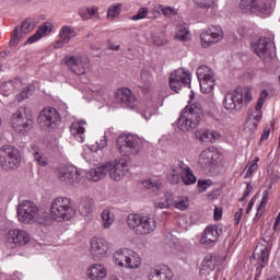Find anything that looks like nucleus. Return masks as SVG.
<instances>
[{"instance_id":"f257e3e1","label":"nucleus","mask_w":280,"mask_h":280,"mask_svg":"<svg viewBox=\"0 0 280 280\" xmlns=\"http://www.w3.org/2000/svg\"><path fill=\"white\" fill-rule=\"evenodd\" d=\"M200 119H202V105L200 103L187 105L177 119L178 129L182 132H189L198 128Z\"/></svg>"},{"instance_id":"f03ea898","label":"nucleus","mask_w":280,"mask_h":280,"mask_svg":"<svg viewBox=\"0 0 280 280\" xmlns=\"http://www.w3.org/2000/svg\"><path fill=\"white\" fill-rule=\"evenodd\" d=\"M75 215V207L69 197H57L50 202V218L56 222H67Z\"/></svg>"},{"instance_id":"7ed1b4c3","label":"nucleus","mask_w":280,"mask_h":280,"mask_svg":"<svg viewBox=\"0 0 280 280\" xmlns=\"http://www.w3.org/2000/svg\"><path fill=\"white\" fill-rule=\"evenodd\" d=\"M127 224L137 235H150L156 231V219L143 214H129Z\"/></svg>"},{"instance_id":"20e7f679","label":"nucleus","mask_w":280,"mask_h":280,"mask_svg":"<svg viewBox=\"0 0 280 280\" xmlns=\"http://www.w3.org/2000/svg\"><path fill=\"white\" fill-rule=\"evenodd\" d=\"M275 0H241L240 10L243 14H262L270 16L275 10Z\"/></svg>"},{"instance_id":"39448f33","label":"nucleus","mask_w":280,"mask_h":280,"mask_svg":"<svg viewBox=\"0 0 280 280\" xmlns=\"http://www.w3.org/2000/svg\"><path fill=\"white\" fill-rule=\"evenodd\" d=\"M117 147L122 156H137L143 150V140L135 135H120Z\"/></svg>"},{"instance_id":"423d86ee","label":"nucleus","mask_w":280,"mask_h":280,"mask_svg":"<svg viewBox=\"0 0 280 280\" xmlns=\"http://www.w3.org/2000/svg\"><path fill=\"white\" fill-rule=\"evenodd\" d=\"M18 220L23 224H36L40 218L38 206L31 200H23L16 208Z\"/></svg>"},{"instance_id":"0eeeda50","label":"nucleus","mask_w":280,"mask_h":280,"mask_svg":"<svg viewBox=\"0 0 280 280\" xmlns=\"http://www.w3.org/2000/svg\"><path fill=\"white\" fill-rule=\"evenodd\" d=\"M28 110L25 107H20L11 116V126L15 132L27 135L34 126V121L30 118Z\"/></svg>"},{"instance_id":"6e6552de","label":"nucleus","mask_w":280,"mask_h":280,"mask_svg":"<svg viewBox=\"0 0 280 280\" xmlns=\"http://www.w3.org/2000/svg\"><path fill=\"white\" fill-rule=\"evenodd\" d=\"M57 178L62 185H82L84 176L75 166L61 165L57 167Z\"/></svg>"},{"instance_id":"1a4fd4ad","label":"nucleus","mask_w":280,"mask_h":280,"mask_svg":"<svg viewBox=\"0 0 280 280\" xmlns=\"http://www.w3.org/2000/svg\"><path fill=\"white\" fill-rule=\"evenodd\" d=\"M21 165V153L14 147H2L0 149V166L7 172L16 170Z\"/></svg>"},{"instance_id":"9d476101","label":"nucleus","mask_w":280,"mask_h":280,"mask_svg":"<svg viewBox=\"0 0 280 280\" xmlns=\"http://www.w3.org/2000/svg\"><path fill=\"white\" fill-rule=\"evenodd\" d=\"M170 86L171 91H174L175 93H180L183 86L191 89V72L185 70V68L175 70L170 75Z\"/></svg>"},{"instance_id":"9b49d317","label":"nucleus","mask_w":280,"mask_h":280,"mask_svg":"<svg viewBox=\"0 0 280 280\" xmlns=\"http://www.w3.org/2000/svg\"><path fill=\"white\" fill-rule=\"evenodd\" d=\"M65 63L77 75H84L89 71V57L84 55L66 56Z\"/></svg>"},{"instance_id":"f8f14e48","label":"nucleus","mask_w":280,"mask_h":280,"mask_svg":"<svg viewBox=\"0 0 280 280\" xmlns=\"http://www.w3.org/2000/svg\"><path fill=\"white\" fill-rule=\"evenodd\" d=\"M272 47H275V44L268 37H261L252 42V49L260 60L268 61L272 58Z\"/></svg>"},{"instance_id":"ddd939ff","label":"nucleus","mask_w":280,"mask_h":280,"mask_svg":"<svg viewBox=\"0 0 280 280\" xmlns=\"http://www.w3.org/2000/svg\"><path fill=\"white\" fill-rule=\"evenodd\" d=\"M242 104H244V90L242 88H237L233 92L225 94L223 102L225 110L237 113L242 108Z\"/></svg>"},{"instance_id":"4468645a","label":"nucleus","mask_w":280,"mask_h":280,"mask_svg":"<svg viewBox=\"0 0 280 280\" xmlns=\"http://www.w3.org/2000/svg\"><path fill=\"white\" fill-rule=\"evenodd\" d=\"M106 166L109 178H112V180L119 182L128 172V160L125 158L116 159L114 161L106 162Z\"/></svg>"},{"instance_id":"2eb2a0df","label":"nucleus","mask_w":280,"mask_h":280,"mask_svg":"<svg viewBox=\"0 0 280 280\" xmlns=\"http://www.w3.org/2000/svg\"><path fill=\"white\" fill-rule=\"evenodd\" d=\"M202 47H211L224 38V31L220 25H211L200 34Z\"/></svg>"},{"instance_id":"dca6fc26","label":"nucleus","mask_w":280,"mask_h":280,"mask_svg":"<svg viewBox=\"0 0 280 280\" xmlns=\"http://www.w3.org/2000/svg\"><path fill=\"white\" fill-rule=\"evenodd\" d=\"M30 234L25 230H10L7 234V246L9 248H16V246H25L30 244Z\"/></svg>"},{"instance_id":"f3484780","label":"nucleus","mask_w":280,"mask_h":280,"mask_svg":"<svg viewBox=\"0 0 280 280\" xmlns=\"http://www.w3.org/2000/svg\"><path fill=\"white\" fill-rule=\"evenodd\" d=\"M115 100L124 108H130L132 110L137 106V97H135V94L128 88L118 89L115 93Z\"/></svg>"},{"instance_id":"a211bd4d","label":"nucleus","mask_w":280,"mask_h":280,"mask_svg":"<svg viewBox=\"0 0 280 280\" xmlns=\"http://www.w3.org/2000/svg\"><path fill=\"white\" fill-rule=\"evenodd\" d=\"M40 124L46 126V128H56L60 121V114L54 107L45 108L38 117Z\"/></svg>"},{"instance_id":"6ab92c4d","label":"nucleus","mask_w":280,"mask_h":280,"mask_svg":"<svg viewBox=\"0 0 280 280\" xmlns=\"http://www.w3.org/2000/svg\"><path fill=\"white\" fill-rule=\"evenodd\" d=\"M36 25L31 20H25L22 25L21 30L15 27L10 39V46L16 47L19 43H21V38H23V34H30Z\"/></svg>"},{"instance_id":"aec40b11","label":"nucleus","mask_w":280,"mask_h":280,"mask_svg":"<svg viewBox=\"0 0 280 280\" xmlns=\"http://www.w3.org/2000/svg\"><path fill=\"white\" fill-rule=\"evenodd\" d=\"M220 235H222V228L220 225H208L200 238V244L206 246L215 244L220 240Z\"/></svg>"},{"instance_id":"412c9836","label":"nucleus","mask_w":280,"mask_h":280,"mask_svg":"<svg viewBox=\"0 0 280 280\" xmlns=\"http://www.w3.org/2000/svg\"><path fill=\"white\" fill-rule=\"evenodd\" d=\"M90 253L95 259L104 258L106 253H108V242L104 238H92Z\"/></svg>"},{"instance_id":"4be33fe9","label":"nucleus","mask_w":280,"mask_h":280,"mask_svg":"<svg viewBox=\"0 0 280 280\" xmlns=\"http://www.w3.org/2000/svg\"><path fill=\"white\" fill-rule=\"evenodd\" d=\"M270 257V247L268 245L258 244L253 253V259L257 261L260 268L268 266V259Z\"/></svg>"},{"instance_id":"5701e85b","label":"nucleus","mask_w":280,"mask_h":280,"mask_svg":"<svg viewBox=\"0 0 280 280\" xmlns=\"http://www.w3.org/2000/svg\"><path fill=\"white\" fill-rule=\"evenodd\" d=\"M78 36V32L73 26L63 25L59 31L60 40L56 43V47H65V45H69L71 38H75Z\"/></svg>"},{"instance_id":"b1692460","label":"nucleus","mask_w":280,"mask_h":280,"mask_svg":"<svg viewBox=\"0 0 280 280\" xmlns=\"http://www.w3.org/2000/svg\"><path fill=\"white\" fill-rule=\"evenodd\" d=\"M261 117H264V112L252 113L245 120L244 132H246V135H253L254 132H257V126H259Z\"/></svg>"},{"instance_id":"393cba45","label":"nucleus","mask_w":280,"mask_h":280,"mask_svg":"<svg viewBox=\"0 0 280 280\" xmlns=\"http://www.w3.org/2000/svg\"><path fill=\"white\" fill-rule=\"evenodd\" d=\"M149 280H172V269L167 266L150 269L148 273Z\"/></svg>"},{"instance_id":"a878e982","label":"nucleus","mask_w":280,"mask_h":280,"mask_svg":"<svg viewBox=\"0 0 280 280\" xmlns=\"http://www.w3.org/2000/svg\"><path fill=\"white\" fill-rule=\"evenodd\" d=\"M84 126H86V121L84 120L74 121L70 126V132L79 143H84V132H86V128Z\"/></svg>"},{"instance_id":"bb28decb","label":"nucleus","mask_w":280,"mask_h":280,"mask_svg":"<svg viewBox=\"0 0 280 280\" xmlns=\"http://www.w3.org/2000/svg\"><path fill=\"white\" fill-rule=\"evenodd\" d=\"M106 275H107L106 267L100 264L92 265L86 270L88 280L105 279Z\"/></svg>"},{"instance_id":"cd10ccee","label":"nucleus","mask_w":280,"mask_h":280,"mask_svg":"<svg viewBox=\"0 0 280 280\" xmlns=\"http://www.w3.org/2000/svg\"><path fill=\"white\" fill-rule=\"evenodd\" d=\"M213 156H215V149L208 148L203 150L198 159V163L202 170H207V167H211L213 165Z\"/></svg>"},{"instance_id":"c85d7f7f","label":"nucleus","mask_w":280,"mask_h":280,"mask_svg":"<svg viewBox=\"0 0 280 280\" xmlns=\"http://www.w3.org/2000/svg\"><path fill=\"white\" fill-rule=\"evenodd\" d=\"M183 172H185V163L176 161L168 177V180L172 183V185H178L180 183V178H183Z\"/></svg>"},{"instance_id":"c756f323","label":"nucleus","mask_w":280,"mask_h":280,"mask_svg":"<svg viewBox=\"0 0 280 280\" xmlns=\"http://www.w3.org/2000/svg\"><path fill=\"white\" fill-rule=\"evenodd\" d=\"M107 174H108V167L106 166V162H105L101 166L92 168L88 174V178H90V180H94V183H97V180H102V178H106Z\"/></svg>"},{"instance_id":"7c9ffc66","label":"nucleus","mask_w":280,"mask_h":280,"mask_svg":"<svg viewBox=\"0 0 280 280\" xmlns=\"http://www.w3.org/2000/svg\"><path fill=\"white\" fill-rule=\"evenodd\" d=\"M88 95H84L85 100H89V102H91V100H96V102H101V103H105L106 100H108V91H106V89L101 88L98 90H88Z\"/></svg>"},{"instance_id":"2f4dec72","label":"nucleus","mask_w":280,"mask_h":280,"mask_svg":"<svg viewBox=\"0 0 280 280\" xmlns=\"http://www.w3.org/2000/svg\"><path fill=\"white\" fill-rule=\"evenodd\" d=\"M139 266H141V257H139V254H137L132 249L127 248L125 268H130L131 270H135V268H139Z\"/></svg>"},{"instance_id":"473e14b6","label":"nucleus","mask_w":280,"mask_h":280,"mask_svg":"<svg viewBox=\"0 0 280 280\" xmlns=\"http://www.w3.org/2000/svg\"><path fill=\"white\" fill-rule=\"evenodd\" d=\"M115 224V214L110 209H104L101 212V225L102 229L108 231Z\"/></svg>"},{"instance_id":"72a5a7b5","label":"nucleus","mask_w":280,"mask_h":280,"mask_svg":"<svg viewBox=\"0 0 280 280\" xmlns=\"http://www.w3.org/2000/svg\"><path fill=\"white\" fill-rule=\"evenodd\" d=\"M50 33H51V27H49V25H47V24H43V25L38 26V30L34 35L28 37L26 43H27V45H34V43H37V40H40V38H43V36H47V34H50Z\"/></svg>"},{"instance_id":"f704fd0d","label":"nucleus","mask_w":280,"mask_h":280,"mask_svg":"<svg viewBox=\"0 0 280 280\" xmlns=\"http://www.w3.org/2000/svg\"><path fill=\"white\" fill-rule=\"evenodd\" d=\"M31 153L33 154V159L37 165H40V167H47L49 165V162L47 160V156L40 151L38 147H33L31 150Z\"/></svg>"},{"instance_id":"c9c22d12","label":"nucleus","mask_w":280,"mask_h":280,"mask_svg":"<svg viewBox=\"0 0 280 280\" xmlns=\"http://www.w3.org/2000/svg\"><path fill=\"white\" fill-rule=\"evenodd\" d=\"M94 205H95V201H93V199H83L79 205V211L81 215L86 218L90 214H92Z\"/></svg>"},{"instance_id":"e433bc0d","label":"nucleus","mask_w":280,"mask_h":280,"mask_svg":"<svg viewBox=\"0 0 280 280\" xmlns=\"http://www.w3.org/2000/svg\"><path fill=\"white\" fill-rule=\"evenodd\" d=\"M98 11H100V8L93 5L90 8L80 9L79 15L81 16V19L83 21H89V20L93 19L94 16L100 18V14L97 13Z\"/></svg>"},{"instance_id":"4c0bfd02","label":"nucleus","mask_w":280,"mask_h":280,"mask_svg":"<svg viewBox=\"0 0 280 280\" xmlns=\"http://www.w3.org/2000/svg\"><path fill=\"white\" fill-rule=\"evenodd\" d=\"M218 264V257L214 255H207L202 261V269L200 270V275L205 272V270L213 271L215 270V265Z\"/></svg>"},{"instance_id":"58836bf2","label":"nucleus","mask_w":280,"mask_h":280,"mask_svg":"<svg viewBox=\"0 0 280 280\" xmlns=\"http://www.w3.org/2000/svg\"><path fill=\"white\" fill-rule=\"evenodd\" d=\"M184 167L185 168L182 173V180L184 185H195L197 180L196 175H194V172L191 168H189V166H187V164H184Z\"/></svg>"},{"instance_id":"ea45409f","label":"nucleus","mask_w":280,"mask_h":280,"mask_svg":"<svg viewBox=\"0 0 280 280\" xmlns=\"http://www.w3.org/2000/svg\"><path fill=\"white\" fill-rule=\"evenodd\" d=\"M121 8L124 4L121 3H113L107 8V19L109 21H115V19H119V14H121Z\"/></svg>"},{"instance_id":"a19ab883","label":"nucleus","mask_w":280,"mask_h":280,"mask_svg":"<svg viewBox=\"0 0 280 280\" xmlns=\"http://www.w3.org/2000/svg\"><path fill=\"white\" fill-rule=\"evenodd\" d=\"M142 185L144 189H148L150 194H159V190L163 187V184L160 180H152V179H147L142 182Z\"/></svg>"},{"instance_id":"79ce46f5","label":"nucleus","mask_w":280,"mask_h":280,"mask_svg":"<svg viewBox=\"0 0 280 280\" xmlns=\"http://www.w3.org/2000/svg\"><path fill=\"white\" fill-rule=\"evenodd\" d=\"M127 255H128V248L117 250L114 254V261L116 266H120V268H126Z\"/></svg>"},{"instance_id":"37998d69","label":"nucleus","mask_w":280,"mask_h":280,"mask_svg":"<svg viewBox=\"0 0 280 280\" xmlns=\"http://www.w3.org/2000/svg\"><path fill=\"white\" fill-rule=\"evenodd\" d=\"M201 93H211L215 86V80L212 79H198Z\"/></svg>"},{"instance_id":"c03bdc74","label":"nucleus","mask_w":280,"mask_h":280,"mask_svg":"<svg viewBox=\"0 0 280 280\" xmlns=\"http://www.w3.org/2000/svg\"><path fill=\"white\" fill-rule=\"evenodd\" d=\"M173 207L178 211H187L189 209V198L186 196L176 197Z\"/></svg>"},{"instance_id":"a18cd8bd","label":"nucleus","mask_w":280,"mask_h":280,"mask_svg":"<svg viewBox=\"0 0 280 280\" xmlns=\"http://www.w3.org/2000/svg\"><path fill=\"white\" fill-rule=\"evenodd\" d=\"M197 78L198 80H209L213 79V70L207 66H200L197 69Z\"/></svg>"},{"instance_id":"49530a36","label":"nucleus","mask_w":280,"mask_h":280,"mask_svg":"<svg viewBox=\"0 0 280 280\" xmlns=\"http://www.w3.org/2000/svg\"><path fill=\"white\" fill-rule=\"evenodd\" d=\"M175 38L177 40H189V30L185 25H178L175 31Z\"/></svg>"},{"instance_id":"de8ad7c7","label":"nucleus","mask_w":280,"mask_h":280,"mask_svg":"<svg viewBox=\"0 0 280 280\" xmlns=\"http://www.w3.org/2000/svg\"><path fill=\"white\" fill-rule=\"evenodd\" d=\"M159 10H161L163 16H166V19H172V16H176V14H178V10L174 7L159 4Z\"/></svg>"},{"instance_id":"09e8293b","label":"nucleus","mask_w":280,"mask_h":280,"mask_svg":"<svg viewBox=\"0 0 280 280\" xmlns=\"http://www.w3.org/2000/svg\"><path fill=\"white\" fill-rule=\"evenodd\" d=\"M12 91H14V83L12 81L3 82L0 84V94L4 95V97L10 96Z\"/></svg>"},{"instance_id":"8fccbe9b","label":"nucleus","mask_w":280,"mask_h":280,"mask_svg":"<svg viewBox=\"0 0 280 280\" xmlns=\"http://www.w3.org/2000/svg\"><path fill=\"white\" fill-rule=\"evenodd\" d=\"M269 93L266 90H262L259 93V97L258 101L256 103V108L255 112L256 113H261V109L264 108V104H266V100L268 98Z\"/></svg>"},{"instance_id":"3c124183","label":"nucleus","mask_w":280,"mask_h":280,"mask_svg":"<svg viewBox=\"0 0 280 280\" xmlns=\"http://www.w3.org/2000/svg\"><path fill=\"white\" fill-rule=\"evenodd\" d=\"M195 3L202 10H215V8H218V0H208L207 2L195 1Z\"/></svg>"},{"instance_id":"603ef678","label":"nucleus","mask_w":280,"mask_h":280,"mask_svg":"<svg viewBox=\"0 0 280 280\" xmlns=\"http://www.w3.org/2000/svg\"><path fill=\"white\" fill-rule=\"evenodd\" d=\"M156 110H159V107L154 104H150L147 106L145 110L142 113V117L148 121L152 115H156Z\"/></svg>"},{"instance_id":"864d4df0","label":"nucleus","mask_w":280,"mask_h":280,"mask_svg":"<svg viewBox=\"0 0 280 280\" xmlns=\"http://www.w3.org/2000/svg\"><path fill=\"white\" fill-rule=\"evenodd\" d=\"M153 45L161 46L167 44V38L165 37V33H158L152 36Z\"/></svg>"},{"instance_id":"5fc2aeb1","label":"nucleus","mask_w":280,"mask_h":280,"mask_svg":"<svg viewBox=\"0 0 280 280\" xmlns=\"http://www.w3.org/2000/svg\"><path fill=\"white\" fill-rule=\"evenodd\" d=\"M149 13H150V11L148 10V8H145V7L140 8L138 10L137 14L131 16V21H141L143 19H148Z\"/></svg>"},{"instance_id":"6e6d98bb","label":"nucleus","mask_w":280,"mask_h":280,"mask_svg":"<svg viewBox=\"0 0 280 280\" xmlns=\"http://www.w3.org/2000/svg\"><path fill=\"white\" fill-rule=\"evenodd\" d=\"M34 93V88L32 85L25 88L24 90H22V93H20L16 96L18 102H23L24 100H27V97H30V95H32Z\"/></svg>"},{"instance_id":"4d7b16f0","label":"nucleus","mask_w":280,"mask_h":280,"mask_svg":"<svg viewBox=\"0 0 280 280\" xmlns=\"http://www.w3.org/2000/svg\"><path fill=\"white\" fill-rule=\"evenodd\" d=\"M140 80L143 82L144 86H150L152 83V73L149 70H142L140 74Z\"/></svg>"},{"instance_id":"13d9d810","label":"nucleus","mask_w":280,"mask_h":280,"mask_svg":"<svg viewBox=\"0 0 280 280\" xmlns=\"http://www.w3.org/2000/svg\"><path fill=\"white\" fill-rule=\"evenodd\" d=\"M214 133L209 130H206L201 133V141H206L207 143H214Z\"/></svg>"},{"instance_id":"bf43d9fd","label":"nucleus","mask_w":280,"mask_h":280,"mask_svg":"<svg viewBox=\"0 0 280 280\" xmlns=\"http://www.w3.org/2000/svg\"><path fill=\"white\" fill-rule=\"evenodd\" d=\"M164 201L168 205V207H174V205L176 202V198H174V194L166 192L164 195Z\"/></svg>"},{"instance_id":"052dcab7","label":"nucleus","mask_w":280,"mask_h":280,"mask_svg":"<svg viewBox=\"0 0 280 280\" xmlns=\"http://www.w3.org/2000/svg\"><path fill=\"white\" fill-rule=\"evenodd\" d=\"M243 102H245V104H250V102H253V94L250 93V90L248 89L244 90Z\"/></svg>"},{"instance_id":"680f3d73","label":"nucleus","mask_w":280,"mask_h":280,"mask_svg":"<svg viewBox=\"0 0 280 280\" xmlns=\"http://www.w3.org/2000/svg\"><path fill=\"white\" fill-rule=\"evenodd\" d=\"M200 191H207L209 189V186L211 185V179H205L198 182Z\"/></svg>"},{"instance_id":"e2e57ef3","label":"nucleus","mask_w":280,"mask_h":280,"mask_svg":"<svg viewBox=\"0 0 280 280\" xmlns=\"http://www.w3.org/2000/svg\"><path fill=\"white\" fill-rule=\"evenodd\" d=\"M266 202H268V190H265L262 192V198H261L260 205L258 207V209H260V211H261V209H266Z\"/></svg>"},{"instance_id":"0e129e2a","label":"nucleus","mask_w":280,"mask_h":280,"mask_svg":"<svg viewBox=\"0 0 280 280\" xmlns=\"http://www.w3.org/2000/svg\"><path fill=\"white\" fill-rule=\"evenodd\" d=\"M268 137H270V128H265L260 137L259 145H261L262 141H268Z\"/></svg>"},{"instance_id":"69168bd1","label":"nucleus","mask_w":280,"mask_h":280,"mask_svg":"<svg viewBox=\"0 0 280 280\" xmlns=\"http://www.w3.org/2000/svg\"><path fill=\"white\" fill-rule=\"evenodd\" d=\"M242 215H244V209H242V208L234 213V222L236 225L240 224V222L242 220Z\"/></svg>"},{"instance_id":"338daca9","label":"nucleus","mask_w":280,"mask_h":280,"mask_svg":"<svg viewBox=\"0 0 280 280\" xmlns=\"http://www.w3.org/2000/svg\"><path fill=\"white\" fill-rule=\"evenodd\" d=\"M96 145L98 150H104V148L108 145V140L106 139V136H104L103 139L100 140V142H96Z\"/></svg>"},{"instance_id":"774afa93","label":"nucleus","mask_w":280,"mask_h":280,"mask_svg":"<svg viewBox=\"0 0 280 280\" xmlns=\"http://www.w3.org/2000/svg\"><path fill=\"white\" fill-rule=\"evenodd\" d=\"M255 170H257V162H254L247 170L246 173V178H248V176H253V173L255 172Z\"/></svg>"}]
</instances>
